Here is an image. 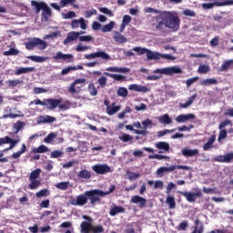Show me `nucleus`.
Segmentation results:
<instances>
[{"instance_id": "bf43d9fd", "label": "nucleus", "mask_w": 233, "mask_h": 233, "mask_svg": "<svg viewBox=\"0 0 233 233\" xmlns=\"http://www.w3.org/2000/svg\"><path fill=\"white\" fill-rule=\"evenodd\" d=\"M87 199L88 198H86V196L80 195L76 198V205H86Z\"/></svg>"}, {"instance_id": "603ef678", "label": "nucleus", "mask_w": 233, "mask_h": 233, "mask_svg": "<svg viewBox=\"0 0 233 233\" xmlns=\"http://www.w3.org/2000/svg\"><path fill=\"white\" fill-rule=\"evenodd\" d=\"M59 35H61V31H56V32L50 33L49 35H46L44 36V39L45 40H46V39H56V38L59 37Z\"/></svg>"}, {"instance_id": "bb28decb", "label": "nucleus", "mask_w": 233, "mask_h": 233, "mask_svg": "<svg viewBox=\"0 0 233 233\" xmlns=\"http://www.w3.org/2000/svg\"><path fill=\"white\" fill-rule=\"evenodd\" d=\"M30 72H35V67H19L15 70V76H21V74H30Z\"/></svg>"}, {"instance_id": "cd10ccee", "label": "nucleus", "mask_w": 233, "mask_h": 233, "mask_svg": "<svg viewBox=\"0 0 233 233\" xmlns=\"http://www.w3.org/2000/svg\"><path fill=\"white\" fill-rule=\"evenodd\" d=\"M158 121L161 125H172V118L168 114H164L163 116H158Z\"/></svg>"}, {"instance_id": "a211bd4d", "label": "nucleus", "mask_w": 233, "mask_h": 233, "mask_svg": "<svg viewBox=\"0 0 233 233\" xmlns=\"http://www.w3.org/2000/svg\"><path fill=\"white\" fill-rule=\"evenodd\" d=\"M215 161H218V163H230L233 161V152H229L226 155H220L215 157Z\"/></svg>"}, {"instance_id": "4468645a", "label": "nucleus", "mask_w": 233, "mask_h": 233, "mask_svg": "<svg viewBox=\"0 0 233 233\" xmlns=\"http://www.w3.org/2000/svg\"><path fill=\"white\" fill-rule=\"evenodd\" d=\"M61 103H63V99H45V106H46V108H49V110H55V108H57V106H59Z\"/></svg>"}, {"instance_id": "49530a36", "label": "nucleus", "mask_w": 233, "mask_h": 233, "mask_svg": "<svg viewBox=\"0 0 233 233\" xmlns=\"http://www.w3.org/2000/svg\"><path fill=\"white\" fill-rule=\"evenodd\" d=\"M18 113L16 114H13V113H9L7 115H4L3 118L6 119L8 117H10V119H15V117H25L24 114H21V111H17Z\"/></svg>"}, {"instance_id": "aec40b11", "label": "nucleus", "mask_w": 233, "mask_h": 233, "mask_svg": "<svg viewBox=\"0 0 233 233\" xmlns=\"http://www.w3.org/2000/svg\"><path fill=\"white\" fill-rule=\"evenodd\" d=\"M19 141H21V138H19V137H17L15 139H12L10 137H5V143L6 144H10V147L5 148L4 150V152H6L7 150H12V148H14V147H15V145H17V143H19Z\"/></svg>"}, {"instance_id": "6ab92c4d", "label": "nucleus", "mask_w": 233, "mask_h": 233, "mask_svg": "<svg viewBox=\"0 0 233 233\" xmlns=\"http://www.w3.org/2000/svg\"><path fill=\"white\" fill-rule=\"evenodd\" d=\"M182 156H184V157H198V156H199V149L184 148L182 149Z\"/></svg>"}, {"instance_id": "423d86ee", "label": "nucleus", "mask_w": 233, "mask_h": 233, "mask_svg": "<svg viewBox=\"0 0 233 233\" xmlns=\"http://www.w3.org/2000/svg\"><path fill=\"white\" fill-rule=\"evenodd\" d=\"M26 50H34V48H38V50H46L48 46V44L41 38L35 37L29 42L25 44Z\"/></svg>"}, {"instance_id": "09e8293b", "label": "nucleus", "mask_w": 233, "mask_h": 233, "mask_svg": "<svg viewBox=\"0 0 233 233\" xmlns=\"http://www.w3.org/2000/svg\"><path fill=\"white\" fill-rule=\"evenodd\" d=\"M132 50L133 52H137V56H144V54H147L148 48L137 46V47H133Z\"/></svg>"}, {"instance_id": "338daca9", "label": "nucleus", "mask_w": 233, "mask_h": 233, "mask_svg": "<svg viewBox=\"0 0 233 233\" xmlns=\"http://www.w3.org/2000/svg\"><path fill=\"white\" fill-rule=\"evenodd\" d=\"M88 90L90 96H97V89L96 88V86H94V84H89Z\"/></svg>"}, {"instance_id": "2eb2a0df", "label": "nucleus", "mask_w": 233, "mask_h": 233, "mask_svg": "<svg viewBox=\"0 0 233 233\" xmlns=\"http://www.w3.org/2000/svg\"><path fill=\"white\" fill-rule=\"evenodd\" d=\"M82 34H85V32L80 31V32H76V31H71L67 34L66 38L64 40V45H68L72 43V41H76L79 39V35H82Z\"/></svg>"}, {"instance_id": "dca6fc26", "label": "nucleus", "mask_w": 233, "mask_h": 233, "mask_svg": "<svg viewBox=\"0 0 233 233\" xmlns=\"http://www.w3.org/2000/svg\"><path fill=\"white\" fill-rule=\"evenodd\" d=\"M128 90H131L132 92H139L141 94H147V92H150V89L147 86H139L137 84L129 85Z\"/></svg>"}, {"instance_id": "c756f323", "label": "nucleus", "mask_w": 233, "mask_h": 233, "mask_svg": "<svg viewBox=\"0 0 233 233\" xmlns=\"http://www.w3.org/2000/svg\"><path fill=\"white\" fill-rule=\"evenodd\" d=\"M76 0H61L60 6L61 8H65V6L71 5L73 8H79V5L76 3Z\"/></svg>"}, {"instance_id": "a19ab883", "label": "nucleus", "mask_w": 233, "mask_h": 233, "mask_svg": "<svg viewBox=\"0 0 233 233\" xmlns=\"http://www.w3.org/2000/svg\"><path fill=\"white\" fill-rule=\"evenodd\" d=\"M77 176L81 179H90L92 177V175L90 174V171H88L86 169H83V170L79 171Z\"/></svg>"}, {"instance_id": "8fccbe9b", "label": "nucleus", "mask_w": 233, "mask_h": 233, "mask_svg": "<svg viewBox=\"0 0 233 233\" xmlns=\"http://www.w3.org/2000/svg\"><path fill=\"white\" fill-rule=\"evenodd\" d=\"M198 74H208L210 72V66L207 65H200L198 69Z\"/></svg>"}, {"instance_id": "a878e982", "label": "nucleus", "mask_w": 233, "mask_h": 233, "mask_svg": "<svg viewBox=\"0 0 233 233\" xmlns=\"http://www.w3.org/2000/svg\"><path fill=\"white\" fill-rule=\"evenodd\" d=\"M106 110L108 116H114V114H117V112L121 110V106H116V104H111L110 106H107Z\"/></svg>"}, {"instance_id": "7ed1b4c3", "label": "nucleus", "mask_w": 233, "mask_h": 233, "mask_svg": "<svg viewBox=\"0 0 233 233\" xmlns=\"http://www.w3.org/2000/svg\"><path fill=\"white\" fill-rule=\"evenodd\" d=\"M116 190V185H111L109 187L108 191H101V189H93L86 192V196L89 198L92 204L99 201V198H103L105 196H108V194H112Z\"/></svg>"}, {"instance_id": "473e14b6", "label": "nucleus", "mask_w": 233, "mask_h": 233, "mask_svg": "<svg viewBox=\"0 0 233 233\" xmlns=\"http://www.w3.org/2000/svg\"><path fill=\"white\" fill-rule=\"evenodd\" d=\"M107 72H119L120 74H127L128 72H130V69L127 68V67H107L106 69Z\"/></svg>"}, {"instance_id": "37998d69", "label": "nucleus", "mask_w": 233, "mask_h": 233, "mask_svg": "<svg viewBox=\"0 0 233 233\" xmlns=\"http://www.w3.org/2000/svg\"><path fill=\"white\" fill-rule=\"evenodd\" d=\"M147 185L151 186L153 185L154 188H163L164 183L161 180H156L155 182L153 180H148Z\"/></svg>"}, {"instance_id": "ea45409f", "label": "nucleus", "mask_w": 233, "mask_h": 233, "mask_svg": "<svg viewBox=\"0 0 233 233\" xmlns=\"http://www.w3.org/2000/svg\"><path fill=\"white\" fill-rule=\"evenodd\" d=\"M196 97H198V95L196 94L190 96L185 104L179 105L180 108H188V106H190V105L194 103V100L196 99Z\"/></svg>"}, {"instance_id": "6e6d98bb", "label": "nucleus", "mask_w": 233, "mask_h": 233, "mask_svg": "<svg viewBox=\"0 0 233 233\" xmlns=\"http://www.w3.org/2000/svg\"><path fill=\"white\" fill-rule=\"evenodd\" d=\"M142 125L144 127V130H147V128H152V127L154 126V122H152L150 118H147L142 121Z\"/></svg>"}, {"instance_id": "f3484780", "label": "nucleus", "mask_w": 233, "mask_h": 233, "mask_svg": "<svg viewBox=\"0 0 233 233\" xmlns=\"http://www.w3.org/2000/svg\"><path fill=\"white\" fill-rule=\"evenodd\" d=\"M85 83H86V79L85 78H78L76 80H75L68 87V92L70 94H76V92H77V90L76 89V86H77V85H80V87L83 86V85H85Z\"/></svg>"}, {"instance_id": "79ce46f5", "label": "nucleus", "mask_w": 233, "mask_h": 233, "mask_svg": "<svg viewBox=\"0 0 233 233\" xmlns=\"http://www.w3.org/2000/svg\"><path fill=\"white\" fill-rule=\"evenodd\" d=\"M25 152H26V145L23 144L20 151L13 153L12 155L13 159H19V157H21V155L25 154Z\"/></svg>"}, {"instance_id": "f257e3e1", "label": "nucleus", "mask_w": 233, "mask_h": 233, "mask_svg": "<svg viewBox=\"0 0 233 233\" xmlns=\"http://www.w3.org/2000/svg\"><path fill=\"white\" fill-rule=\"evenodd\" d=\"M145 14H159L155 17L156 25L155 28L159 34H168V30L171 32H177L179 26L181 25V19L177 13L174 11H164L161 12L157 9L152 7H147L144 9Z\"/></svg>"}, {"instance_id": "58836bf2", "label": "nucleus", "mask_w": 233, "mask_h": 233, "mask_svg": "<svg viewBox=\"0 0 233 233\" xmlns=\"http://www.w3.org/2000/svg\"><path fill=\"white\" fill-rule=\"evenodd\" d=\"M114 26H116V22L111 21V22H109L108 24L103 25L102 28H101V30H102V32H104V33L112 32V30L114 29Z\"/></svg>"}, {"instance_id": "393cba45", "label": "nucleus", "mask_w": 233, "mask_h": 233, "mask_svg": "<svg viewBox=\"0 0 233 233\" xmlns=\"http://www.w3.org/2000/svg\"><path fill=\"white\" fill-rule=\"evenodd\" d=\"M155 147L156 148H158V150H163L159 151V154H163V152H168V150H170V145L167 142H157Z\"/></svg>"}, {"instance_id": "ddd939ff", "label": "nucleus", "mask_w": 233, "mask_h": 233, "mask_svg": "<svg viewBox=\"0 0 233 233\" xmlns=\"http://www.w3.org/2000/svg\"><path fill=\"white\" fill-rule=\"evenodd\" d=\"M56 61H66V63H72L74 61V55L72 54H63L62 52H57L56 56H53Z\"/></svg>"}, {"instance_id": "052dcab7", "label": "nucleus", "mask_w": 233, "mask_h": 233, "mask_svg": "<svg viewBox=\"0 0 233 233\" xmlns=\"http://www.w3.org/2000/svg\"><path fill=\"white\" fill-rule=\"evenodd\" d=\"M48 194H50V191H48V188H44L36 192L35 196L36 198H45V196H48Z\"/></svg>"}, {"instance_id": "b1692460", "label": "nucleus", "mask_w": 233, "mask_h": 233, "mask_svg": "<svg viewBox=\"0 0 233 233\" xmlns=\"http://www.w3.org/2000/svg\"><path fill=\"white\" fill-rule=\"evenodd\" d=\"M113 39H115L116 43H118L119 45H123L128 42V39L117 31L114 33Z\"/></svg>"}, {"instance_id": "2f4dec72", "label": "nucleus", "mask_w": 233, "mask_h": 233, "mask_svg": "<svg viewBox=\"0 0 233 233\" xmlns=\"http://www.w3.org/2000/svg\"><path fill=\"white\" fill-rule=\"evenodd\" d=\"M27 59H30L35 63H45L46 61H48L49 58L48 56H27Z\"/></svg>"}, {"instance_id": "0e129e2a", "label": "nucleus", "mask_w": 233, "mask_h": 233, "mask_svg": "<svg viewBox=\"0 0 233 233\" xmlns=\"http://www.w3.org/2000/svg\"><path fill=\"white\" fill-rule=\"evenodd\" d=\"M68 185H70V182H59L58 184L56 185V187L59 190H66V188H68Z\"/></svg>"}, {"instance_id": "72a5a7b5", "label": "nucleus", "mask_w": 233, "mask_h": 233, "mask_svg": "<svg viewBox=\"0 0 233 233\" xmlns=\"http://www.w3.org/2000/svg\"><path fill=\"white\" fill-rule=\"evenodd\" d=\"M48 147L45 146V145H41L36 148H33L32 149V154H45L46 152H48Z\"/></svg>"}, {"instance_id": "0eeeda50", "label": "nucleus", "mask_w": 233, "mask_h": 233, "mask_svg": "<svg viewBox=\"0 0 233 233\" xmlns=\"http://www.w3.org/2000/svg\"><path fill=\"white\" fill-rule=\"evenodd\" d=\"M81 233H103L105 232V228L101 225L93 226L92 223L87 221H83L80 225Z\"/></svg>"}, {"instance_id": "39448f33", "label": "nucleus", "mask_w": 233, "mask_h": 233, "mask_svg": "<svg viewBox=\"0 0 233 233\" xmlns=\"http://www.w3.org/2000/svg\"><path fill=\"white\" fill-rule=\"evenodd\" d=\"M176 168H178V170H192V167L188 166H177V165H173L169 167H159L156 174L158 176V177H163L165 174H168L170 172H174Z\"/></svg>"}, {"instance_id": "c03bdc74", "label": "nucleus", "mask_w": 233, "mask_h": 233, "mask_svg": "<svg viewBox=\"0 0 233 233\" xmlns=\"http://www.w3.org/2000/svg\"><path fill=\"white\" fill-rule=\"evenodd\" d=\"M131 202L137 205H145V203H147V199L139 196H135L132 198Z\"/></svg>"}, {"instance_id": "4d7b16f0", "label": "nucleus", "mask_w": 233, "mask_h": 233, "mask_svg": "<svg viewBox=\"0 0 233 233\" xmlns=\"http://www.w3.org/2000/svg\"><path fill=\"white\" fill-rule=\"evenodd\" d=\"M118 139H120V141H123V143H128V141H132L134 137H132V136L130 135L122 134V136L118 137Z\"/></svg>"}, {"instance_id": "3c124183", "label": "nucleus", "mask_w": 233, "mask_h": 233, "mask_svg": "<svg viewBox=\"0 0 233 233\" xmlns=\"http://www.w3.org/2000/svg\"><path fill=\"white\" fill-rule=\"evenodd\" d=\"M39 176H41V169H35L32 171L29 175V180L31 179H39Z\"/></svg>"}, {"instance_id": "69168bd1", "label": "nucleus", "mask_w": 233, "mask_h": 233, "mask_svg": "<svg viewBox=\"0 0 233 233\" xmlns=\"http://www.w3.org/2000/svg\"><path fill=\"white\" fill-rule=\"evenodd\" d=\"M96 14H97V10L96 9H90L84 12V15L86 19L92 17V15H96Z\"/></svg>"}, {"instance_id": "f03ea898", "label": "nucleus", "mask_w": 233, "mask_h": 233, "mask_svg": "<svg viewBox=\"0 0 233 233\" xmlns=\"http://www.w3.org/2000/svg\"><path fill=\"white\" fill-rule=\"evenodd\" d=\"M31 6L35 8V14H39V12L42 10V17H44V21H48V19H50L52 16V9L45 2H37L35 0H32Z\"/></svg>"}, {"instance_id": "4be33fe9", "label": "nucleus", "mask_w": 233, "mask_h": 233, "mask_svg": "<svg viewBox=\"0 0 233 233\" xmlns=\"http://www.w3.org/2000/svg\"><path fill=\"white\" fill-rule=\"evenodd\" d=\"M56 121V117L51 116H39L37 118V125H45L46 123H54Z\"/></svg>"}, {"instance_id": "c9c22d12", "label": "nucleus", "mask_w": 233, "mask_h": 233, "mask_svg": "<svg viewBox=\"0 0 233 233\" xmlns=\"http://www.w3.org/2000/svg\"><path fill=\"white\" fill-rule=\"evenodd\" d=\"M125 212V208L123 207L115 206L111 208L109 214L110 216H117V214H123Z\"/></svg>"}, {"instance_id": "1a4fd4ad", "label": "nucleus", "mask_w": 233, "mask_h": 233, "mask_svg": "<svg viewBox=\"0 0 233 233\" xmlns=\"http://www.w3.org/2000/svg\"><path fill=\"white\" fill-rule=\"evenodd\" d=\"M214 6H233V0L202 4V8L204 10H211V8H214Z\"/></svg>"}, {"instance_id": "5701e85b", "label": "nucleus", "mask_w": 233, "mask_h": 233, "mask_svg": "<svg viewBox=\"0 0 233 233\" xmlns=\"http://www.w3.org/2000/svg\"><path fill=\"white\" fill-rule=\"evenodd\" d=\"M147 55V59L148 61H157L159 59H161V53H157V52H153L150 49H147V51L146 52Z\"/></svg>"}, {"instance_id": "5fc2aeb1", "label": "nucleus", "mask_w": 233, "mask_h": 233, "mask_svg": "<svg viewBox=\"0 0 233 233\" xmlns=\"http://www.w3.org/2000/svg\"><path fill=\"white\" fill-rule=\"evenodd\" d=\"M56 137H57V133H50L49 135H47L46 137V138L44 139V141L47 144L52 143V141H54V139H56Z\"/></svg>"}, {"instance_id": "f8f14e48", "label": "nucleus", "mask_w": 233, "mask_h": 233, "mask_svg": "<svg viewBox=\"0 0 233 233\" xmlns=\"http://www.w3.org/2000/svg\"><path fill=\"white\" fill-rule=\"evenodd\" d=\"M99 57L100 59H105L106 61L110 59V55L106 54L105 51H97L89 55H85V59H96Z\"/></svg>"}, {"instance_id": "13d9d810", "label": "nucleus", "mask_w": 233, "mask_h": 233, "mask_svg": "<svg viewBox=\"0 0 233 233\" xmlns=\"http://www.w3.org/2000/svg\"><path fill=\"white\" fill-rule=\"evenodd\" d=\"M77 15H76V12L69 11L67 14L62 13L63 19H74V17H76Z\"/></svg>"}, {"instance_id": "4c0bfd02", "label": "nucleus", "mask_w": 233, "mask_h": 233, "mask_svg": "<svg viewBox=\"0 0 233 233\" xmlns=\"http://www.w3.org/2000/svg\"><path fill=\"white\" fill-rule=\"evenodd\" d=\"M29 181H30L29 188L31 190H35V189L39 188V187L41 186V180H39V179H31Z\"/></svg>"}, {"instance_id": "20e7f679", "label": "nucleus", "mask_w": 233, "mask_h": 233, "mask_svg": "<svg viewBox=\"0 0 233 233\" xmlns=\"http://www.w3.org/2000/svg\"><path fill=\"white\" fill-rule=\"evenodd\" d=\"M180 196L186 198L188 203H194L196 199L199 198H203V192L199 189V187H193L192 191H178Z\"/></svg>"}, {"instance_id": "a18cd8bd", "label": "nucleus", "mask_w": 233, "mask_h": 233, "mask_svg": "<svg viewBox=\"0 0 233 233\" xmlns=\"http://www.w3.org/2000/svg\"><path fill=\"white\" fill-rule=\"evenodd\" d=\"M232 66H233V60H226L223 62L220 70L221 72H225L228 70V68H231Z\"/></svg>"}, {"instance_id": "e2e57ef3", "label": "nucleus", "mask_w": 233, "mask_h": 233, "mask_svg": "<svg viewBox=\"0 0 233 233\" xmlns=\"http://www.w3.org/2000/svg\"><path fill=\"white\" fill-rule=\"evenodd\" d=\"M19 55V50L16 48H10V50L4 52V56H17Z\"/></svg>"}, {"instance_id": "e433bc0d", "label": "nucleus", "mask_w": 233, "mask_h": 233, "mask_svg": "<svg viewBox=\"0 0 233 233\" xmlns=\"http://www.w3.org/2000/svg\"><path fill=\"white\" fill-rule=\"evenodd\" d=\"M202 86H208V85H218V79L216 78H207L200 82Z\"/></svg>"}, {"instance_id": "6e6552de", "label": "nucleus", "mask_w": 233, "mask_h": 233, "mask_svg": "<svg viewBox=\"0 0 233 233\" xmlns=\"http://www.w3.org/2000/svg\"><path fill=\"white\" fill-rule=\"evenodd\" d=\"M153 74H160V76H174V74H183V69L177 66H173L169 67L155 69Z\"/></svg>"}, {"instance_id": "412c9836", "label": "nucleus", "mask_w": 233, "mask_h": 233, "mask_svg": "<svg viewBox=\"0 0 233 233\" xmlns=\"http://www.w3.org/2000/svg\"><path fill=\"white\" fill-rule=\"evenodd\" d=\"M190 119H196V115L189 113L187 115H179L176 117L177 123H186V121H190Z\"/></svg>"}, {"instance_id": "680f3d73", "label": "nucleus", "mask_w": 233, "mask_h": 233, "mask_svg": "<svg viewBox=\"0 0 233 233\" xmlns=\"http://www.w3.org/2000/svg\"><path fill=\"white\" fill-rule=\"evenodd\" d=\"M149 159H158V160H161V159H170V157H167V156H165V155H150L148 157Z\"/></svg>"}, {"instance_id": "7c9ffc66", "label": "nucleus", "mask_w": 233, "mask_h": 233, "mask_svg": "<svg viewBox=\"0 0 233 233\" xmlns=\"http://www.w3.org/2000/svg\"><path fill=\"white\" fill-rule=\"evenodd\" d=\"M104 74L105 76H107V77H111V79H115V81H127V76L123 75L110 74L108 72H105Z\"/></svg>"}, {"instance_id": "9d476101", "label": "nucleus", "mask_w": 233, "mask_h": 233, "mask_svg": "<svg viewBox=\"0 0 233 233\" xmlns=\"http://www.w3.org/2000/svg\"><path fill=\"white\" fill-rule=\"evenodd\" d=\"M92 170H94L96 174H99L100 176L112 172V168L106 164H96L92 167Z\"/></svg>"}, {"instance_id": "c85d7f7f", "label": "nucleus", "mask_w": 233, "mask_h": 233, "mask_svg": "<svg viewBox=\"0 0 233 233\" xmlns=\"http://www.w3.org/2000/svg\"><path fill=\"white\" fill-rule=\"evenodd\" d=\"M214 143H216V135H212L211 137L208 138V142L203 146V150H210V148L214 147Z\"/></svg>"}, {"instance_id": "de8ad7c7", "label": "nucleus", "mask_w": 233, "mask_h": 233, "mask_svg": "<svg viewBox=\"0 0 233 233\" xmlns=\"http://www.w3.org/2000/svg\"><path fill=\"white\" fill-rule=\"evenodd\" d=\"M22 83H23V80H19V79L6 81V85L9 86V88H14V86L22 85Z\"/></svg>"}, {"instance_id": "f704fd0d", "label": "nucleus", "mask_w": 233, "mask_h": 233, "mask_svg": "<svg viewBox=\"0 0 233 233\" xmlns=\"http://www.w3.org/2000/svg\"><path fill=\"white\" fill-rule=\"evenodd\" d=\"M25 122L18 120L16 123L13 125V128L15 130V134H19L20 130H23L25 128Z\"/></svg>"}, {"instance_id": "864d4df0", "label": "nucleus", "mask_w": 233, "mask_h": 233, "mask_svg": "<svg viewBox=\"0 0 233 233\" xmlns=\"http://www.w3.org/2000/svg\"><path fill=\"white\" fill-rule=\"evenodd\" d=\"M116 94L119 97H127L128 96V90L127 87H119Z\"/></svg>"}, {"instance_id": "9b49d317", "label": "nucleus", "mask_w": 233, "mask_h": 233, "mask_svg": "<svg viewBox=\"0 0 233 233\" xmlns=\"http://www.w3.org/2000/svg\"><path fill=\"white\" fill-rule=\"evenodd\" d=\"M87 21L85 18L80 17L79 19H74L71 22V28L72 30H77V28H81V30H86Z\"/></svg>"}, {"instance_id": "774afa93", "label": "nucleus", "mask_w": 233, "mask_h": 233, "mask_svg": "<svg viewBox=\"0 0 233 233\" xmlns=\"http://www.w3.org/2000/svg\"><path fill=\"white\" fill-rule=\"evenodd\" d=\"M128 179L132 180V179H137V177H139L141 175L139 173H134L131 171H127V173Z\"/></svg>"}]
</instances>
